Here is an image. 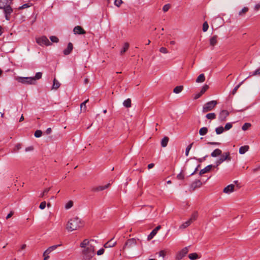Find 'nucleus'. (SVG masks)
I'll return each instance as SVG.
<instances>
[{"label": "nucleus", "mask_w": 260, "mask_h": 260, "mask_svg": "<svg viewBox=\"0 0 260 260\" xmlns=\"http://www.w3.org/2000/svg\"><path fill=\"white\" fill-rule=\"evenodd\" d=\"M82 226L83 224L81 219L76 217L69 220L67 225V229L68 231L72 232L77 230Z\"/></svg>", "instance_id": "f257e3e1"}, {"label": "nucleus", "mask_w": 260, "mask_h": 260, "mask_svg": "<svg viewBox=\"0 0 260 260\" xmlns=\"http://www.w3.org/2000/svg\"><path fill=\"white\" fill-rule=\"evenodd\" d=\"M83 258L84 260H90L95 255L94 246H87L82 251Z\"/></svg>", "instance_id": "f03ea898"}, {"label": "nucleus", "mask_w": 260, "mask_h": 260, "mask_svg": "<svg viewBox=\"0 0 260 260\" xmlns=\"http://www.w3.org/2000/svg\"><path fill=\"white\" fill-rule=\"evenodd\" d=\"M16 80L23 84L34 85L35 84L34 83V79L32 77H17Z\"/></svg>", "instance_id": "7ed1b4c3"}, {"label": "nucleus", "mask_w": 260, "mask_h": 260, "mask_svg": "<svg viewBox=\"0 0 260 260\" xmlns=\"http://www.w3.org/2000/svg\"><path fill=\"white\" fill-rule=\"evenodd\" d=\"M217 103L216 101H211L205 104L203 107L202 112L206 113L214 109Z\"/></svg>", "instance_id": "20e7f679"}, {"label": "nucleus", "mask_w": 260, "mask_h": 260, "mask_svg": "<svg viewBox=\"0 0 260 260\" xmlns=\"http://www.w3.org/2000/svg\"><path fill=\"white\" fill-rule=\"evenodd\" d=\"M37 43L41 46H49L51 44L46 36H43L37 39Z\"/></svg>", "instance_id": "39448f33"}, {"label": "nucleus", "mask_w": 260, "mask_h": 260, "mask_svg": "<svg viewBox=\"0 0 260 260\" xmlns=\"http://www.w3.org/2000/svg\"><path fill=\"white\" fill-rule=\"evenodd\" d=\"M137 241L136 239L131 238L128 239L125 242V244L123 247V250H125L126 248H131L136 245Z\"/></svg>", "instance_id": "423d86ee"}, {"label": "nucleus", "mask_w": 260, "mask_h": 260, "mask_svg": "<svg viewBox=\"0 0 260 260\" xmlns=\"http://www.w3.org/2000/svg\"><path fill=\"white\" fill-rule=\"evenodd\" d=\"M4 10V13L5 14V18L7 20L9 21L10 20V15L12 13L13 10L10 5L3 9Z\"/></svg>", "instance_id": "0eeeda50"}, {"label": "nucleus", "mask_w": 260, "mask_h": 260, "mask_svg": "<svg viewBox=\"0 0 260 260\" xmlns=\"http://www.w3.org/2000/svg\"><path fill=\"white\" fill-rule=\"evenodd\" d=\"M229 112L226 110H221L218 115V120L220 122L225 121L229 116Z\"/></svg>", "instance_id": "6e6552de"}, {"label": "nucleus", "mask_w": 260, "mask_h": 260, "mask_svg": "<svg viewBox=\"0 0 260 260\" xmlns=\"http://www.w3.org/2000/svg\"><path fill=\"white\" fill-rule=\"evenodd\" d=\"M188 247H185L181 250L176 255V258L177 259H181L184 257L188 252Z\"/></svg>", "instance_id": "1a4fd4ad"}, {"label": "nucleus", "mask_w": 260, "mask_h": 260, "mask_svg": "<svg viewBox=\"0 0 260 260\" xmlns=\"http://www.w3.org/2000/svg\"><path fill=\"white\" fill-rule=\"evenodd\" d=\"M220 155V158H221L223 161H226L228 162H229L232 159V157L230 156V152H224Z\"/></svg>", "instance_id": "9d476101"}, {"label": "nucleus", "mask_w": 260, "mask_h": 260, "mask_svg": "<svg viewBox=\"0 0 260 260\" xmlns=\"http://www.w3.org/2000/svg\"><path fill=\"white\" fill-rule=\"evenodd\" d=\"M73 31L76 35H83L86 33L85 31L80 26H75L73 29Z\"/></svg>", "instance_id": "9b49d317"}, {"label": "nucleus", "mask_w": 260, "mask_h": 260, "mask_svg": "<svg viewBox=\"0 0 260 260\" xmlns=\"http://www.w3.org/2000/svg\"><path fill=\"white\" fill-rule=\"evenodd\" d=\"M12 1V0H0V9H3L10 5Z\"/></svg>", "instance_id": "f8f14e48"}, {"label": "nucleus", "mask_w": 260, "mask_h": 260, "mask_svg": "<svg viewBox=\"0 0 260 260\" xmlns=\"http://www.w3.org/2000/svg\"><path fill=\"white\" fill-rule=\"evenodd\" d=\"M161 228L160 225H158L154 229H153L150 234L148 236V239L151 240L157 234L158 231L160 230Z\"/></svg>", "instance_id": "ddd939ff"}, {"label": "nucleus", "mask_w": 260, "mask_h": 260, "mask_svg": "<svg viewBox=\"0 0 260 260\" xmlns=\"http://www.w3.org/2000/svg\"><path fill=\"white\" fill-rule=\"evenodd\" d=\"M91 241H94V240H91L90 241H89L87 239H84L83 242L80 243V246L84 249L87 246H93L90 243V242Z\"/></svg>", "instance_id": "4468645a"}, {"label": "nucleus", "mask_w": 260, "mask_h": 260, "mask_svg": "<svg viewBox=\"0 0 260 260\" xmlns=\"http://www.w3.org/2000/svg\"><path fill=\"white\" fill-rule=\"evenodd\" d=\"M234 185L232 184L228 185L223 189V192L228 194L231 193L234 191Z\"/></svg>", "instance_id": "2eb2a0df"}, {"label": "nucleus", "mask_w": 260, "mask_h": 260, "mask_svg": "<svg viewBox=\"0 0 260 260\" xmlns=\"http://www.w3.org/2000/svg\"><path fill=\"white\" fill-rule=\"evenodd\" d=\"M61 246V244L54 245H53V246H51L48 247L44 252V255L50 254L52 251L55 250L58 246Z\"/></svg>", "instance_id": "dca6fc26"}, {"label": "nucleus", "mask_w": 260, "mask_h": 260, "mask_svg": "<svg viewBox=\"0 0 260 260\" xmlns=\"http://www.w3.org/2000/svg\"><path fill=\"white\" fill-rule=\"evenodd\" d=\"M73 49V46L72 43H69L68 44L67 48L65 49L63 52L65 55H69L71 53Z\"/></svg>", "instance_id": "f3484780"}, {"label": "nucleus", "mask_w": 260, "mask_h": 260, "mask_svg": "<svg viewBox=\"0 0 260 260\" xmlns=\"http://www.w3.org/2000/svg\"><path fill=\"white\" fill-rule=\"evenodd\" d=\"M110 185V183H108L105 185L99 186L98 187H93L92 188V190L94 192L102 191L107 188Z\"/></svg>", "instance_id": "a211bd4d"}, {"label": "nucleus", "mask_w": 260, "mask_h": 260, "mask_svg": "<svg viewBox=\"0 0 260 260\" xmlns=\"http://www.w3.org/2000/svg\"><path fill=\"white\" fill-rule=\"evenodd\" d=\"M202 184V183L200 180H196L191 183L190 187L194 190L196 188L201 187Z\"/></svg>", "instance_id": "6ab92c4d"}, {"label": "nucleus", "mask_w": 260, "mask_h": 260, "mask_svg": "<svg viewBox=\"0 0 260 260\" xmlns=\"http://www.w3.org/2000/svg\"><path fill=\"white\" fill-rule=\"evenodd\" d=\"M213 167V166L212 165H209L207 166H206L205 168L203 169H202L200 171V175H202L204 174H205L207 172H208Z\"/></svg>", "instance_id": "aec40b11"}, {"label": "nucleus", "mask_w": 260, "mask_h": 260, "mask_svg": "<svg viewBox=\"0 0 260 260\" xmlns=\"http://www.w3.org/2000/svg\"><path fill=\"white\" fill-rule=\"evenodd\" d=\"M112 240L113 239L106 242L104 245V247L107 248L114 247L116 245V242H112Z\"/></svg>", "instance_id": "412c9836"}, {"label": "nucleus", "mask_w": 260, "mask_h": 260, "mask_svg": "<svg viewBox=\"0 0 260 260\" xmlns=\"http://www.w3.org/2000/svg\"><path fill=\"white\" fill-rule=\"evenodd\" d=\"M222 154V151L219 148L215 149L211 154V156L213 157H216Z\"/></svg>", "instance_id": "4be33fe9"}, {"label": "nucleus", "mask_w": 260, "mask_h": 260, "mask_svg": "<svg viewBox=\"0 0 260 260\" xmlns=\"http://www.w3.org/2000/svg\"><path fill=\"white\" fill-rule=\"evenodd\" d=\"M249 149V147L248 145H244L241 146L239 148V153L240 154H243L246 152Z\"/></svg>", "instance_id": "5701e85b"}, {"label": "nucleus", "mask_w": 260, "mask_h": 260, "mask_svg": "<svg viewBox=\"0 0 260 260\" xmlns=\"http://www.w3.org/2000/svg\"><path fill=\"white\" fill-rule=\"evenodd\" d=\"M217 42V36H213L210 39V44L211 46H215Z\"/></svg>", "instance_id": "b1692460"}, {"label": "nucleus", "mask_w": 260, "mask_h": 260, "mask_svg": "<svg viewBox=\"0 0 260 260\" xmlns=\"http://www.w3.org/2000/svg\"><path fill=\"white\" fill-rule=\"evenodd\" d=\"M169 142V138L165 137L161 141V146L162 147H165L167 146Z\"/></svg>", "instance_id": "393cba45"}, {"label": "nucleus", "mask_w": 260, "mask_h": 260, "mask_svg": "<svg viewBox=\"0 0 260 260\" xmlns=\"http://www.w3.org/2000/svg\"><path fill=\"white\" fill-rule=\"evenodd\" d=\"M205 80V77L204 74H200L196 79V82L198 83L203 82Z\"/></svg>", "instance_id": "a878e982"}, {"label": "nucleus", "mask_w": 260, "mask_h": 260, "mask_svg": "<svg viewBox=\"0 0 260 260\" xmlns=\"http://www.w3.org/2000/svg\"><path fill=\"white\" fill-rule=\"evenodd\" d=\"M32 6V3L29 1L27 3L24 4L18 8L19 10H22L26 8H28Z\"/></svg>", "instance_id": "bb28decb"}, {"label": "nucleus", "mask_w": 260, "mask_h": 260, "mask_svg": "<svg viewBox=\"0 0 260 260\" xmlns=\"http://www.w3.org/2000/svg\"><path fill=\"white\" fill-rule=\"evenodd\" d=\"M123 105L126 108H130L131 107V100L128 98L124 100L123 103Z\"/></svg>", "instance_id": "cd10ccee"}, {"label": "nucleus", "mask_w": 260, "mask_h": 260, "mask_svg": "<svg viewBox=\"0 0 260 260\" xmlns=\"http://www.w3.org/2000/svg\"><path fill=\"white\" fill-rule=\"evenodd\" d=\"M208 133V128L206 127H203L199 130V134L201 136H205Z\"/></svg>", "instance_id": "c85d7f7f"}, {"label": "nucleus", "mask_w": 260, "mask_h": 260, "mask_svg": "<svg viewBox=\"0 0 260 260\" xmlns=\"http://www.w3.org/2000/svg\"><path fill=\"white\" fill-rule=\"evenodd\" d=\"M192 223L189 219L183 223L180 226V229H185L188 227Z\"/></svg>", "instance_id": "c756f323"}, {"label": "nucleus", "mask_w": 260, "mask_h": 260, "mask_svg": "<svg viewBox=\"0 0 260 260\" xmlns=\"http://www.w3.org/2000/svg\"><path fill=\"white\" fill-rule=\"evenodd\" d=\"M259 75H260V68L252 72H250L249 73V76L247 77L246 79H247L248 78H249L250 76H253Z\"/></svg>", "instance_id": "7c9ffc66"}, {"label": "nucleus", "mask_w": 260, "mask_h": 260, "mask_svg": "<svg viewBox=\"0 0 260 260\" xmlns=\"http://www.w3.org/2000/svg\"><path fill=\"white\" fill-rule=\"evenodd\" d=\"M59 82L55 78L53 80V83L52 85V89H57L60 86Z\"/></svg>", "instance_id": "2f4dec72"}, {"label": "nucleus", "mask_w": 260, "mask_h": 260, "mask_svg": "<svg viewBox=\"0 0 260 260\" xmlns=\"http://www.w3.org/2000/svg\"><path fill=\"white\" fill-rule=\"evenodd\" d=\"M198 214L197 212H194L191 215L190 218L189 219L192 223L195 221L198 217Z\"/></svg>", "instance_id": "473e14b6"}, {"label": "nucleus", "mask_w": 260, "mask_h": 260, "mask_svg": "<svg viewBox=\"0 0 260 260\" xmlns=\"http://www.w3.org/2000/svg\"><path fill=\"white\" fill-rule=\"evenodd\" d=\"M188 257L190 260H196L199 258L198 255L196 253H191L188 255Z\"/></svg>", "instance_id": "72a5a7b5"}, {"label": "nucleus", "mask_w": 260, "mask_h": 260, "mask_svg": "<svg viewBox=\"0 0 260 260\" xmlns=\"http://www.w3.org/2000/svg\"><path fill=\"white\" fill-rule=\"evenodd\" d=\"M224 129L223 126H220L219 127H217L215 128V132L217 135H220L223 133L224 132Z\"/></svg>", "instance_id": "f704fd0d"}, {"label": "nucleus", "mask_w": 260, "mask_h": 260, "mask_svg": "<svg viewBox=\"0 0 260 260\" xmlns=\"http://www.w3.org/2000/svg\"><path fill=\"white\" fill-rule=\"evenodd\" d=\"M183 89V86H177L174 88L173 92L175 93H179L181 92Z\"/></svg>", "instance_id": "c9c22d12"}, {"label": "nucleus", "mask_w": 260, "mask_h": 260, "mask_svg": "<svg viewBox=\"0 0 260 260\" xmlns=\"http://www.w3.org/2000/svg\"><path fill=\"white\" fill-rule=\"evenodd\" d=\"M206 117L208 119L213 120L216 118V114L214 113H208L206 114Z\"/></svg>", "instance_id": "e433bc0d"}, {"label": "nucleus", "mask_w": 260, "mask_h": 260, "mask_svg": "<svg viewBox=\"0 0 260 260\" xmlns=\"http://www.w3.org/2000/svg\"><path fill=\"white\" fill-rule=\"evenodd\" d=\"M246 80V79H245L244 80H243L242 82H241L239 84H238L237 85H236L235 88H234V89L232 91V94H235L237 90L238 89V88L240 87V86L243 83V82H244V81Z\"/></svg>", "instance_id": "4c0bfd02"}, {"label": "nucleus", "mask_w": 260, "mask_h": 260, "mask_svg": "<svg viewBox=\"0 0 260 260\" xmlns=\"http://www.w3.org/2000/svg\"><path fill=\"white\" fill-rule=\"evenodd\" d=\"M129 47V44L128 43H125L124 46L120 51L121 54L124 53L128 49Z\"/></svg>", "instance_id": "58836bf2"}, {"label": "nucleus", "mask_w": 260, "mask_h": 260, "mask_svg": "<svg viewBox=\"0 0 260 260\" xmlns=\"http://www.w3.org/2000/svg\"><path fill=\"white\" fill-rule=\"evenodd\" d=\"M248 8L247 7H244L239 12V15L243 16L245 13L248 12Z\"/></svg>", "instance_id": "ea45409f"}, {"label": "nucleus", "mask_w": 260, "mask_h": 260, "mask_svg": "<svg viewBox=\"0 0 260 260\" xmlns=\"http://www.w3.org/2000/svg\"><path fill=\"white\" fill-rule=\"evenodd\" d=\"M88 101V100L85 101L84 102L81 104L80 109L81 111L85 112L86 111V103Z\"/></svg>", "instance_id": "a19ab883"}, {"label": "nucleus", "mask_w": 260, "mask_h": 260, "mask_svg": "<svg viewBox=\"0 0 260 260\" xmlns=\"http://www.w3.org/2000/svg\"><path fill=\"white\" fill-rule=\"evenodd\" d=\"M42 73L41 72H38L36 74L35 77H32L34 79V83H35L36 80H39L42 78Z\"/></svg>", "instance_id": "79ce46f5"}, {"label": "nucleus", "mask_w": 260, "mask_h": 260, "mask_svg": "<svg viewBox=\"0 0 260 260\" xmlns=\"http://www.w3.org/2000/svg\"><path fill=\"white\" fill-rule=\"evenodd\" d=\"M224 161L222 160V159L220 158L215 161V165L214 166H213V167H215L217 169H218V166H219L220 164H221Z\"/></svg>", "instance_id": "37998d69"}, {"label": "nucleus", "mask_w": 260, "mask_h": 260, "mask_svg": "<svg viewBox=\"0 0 260 260\" xmlns=\"http://www.w3.org/2000/svg\"><path fill=\"white\" fill-rule=\"evenodd\" d=\"M193 144V143H192L190 144L189 145H188L187 146V147L186 148L185 155L186 156H187L188 155L189 151L190 150Z\"/></svg>", "instance_id": "c03bdc74"}, {"label": "nucleus", "mask_w": 260, "mask_h": 260, "mask_svg": "<svg viewBox=\"0 0 260 260\" xmlns=\"http://www.w3.org/2000/svg\"><path fill=\"white\" fill-rule=\"evenodd\" d=\"M251 126V124L250 123H245L242 127V129L243 131H245L248 129L249 127Z\"/></svg>", "instance_id": "a18cd8bd"}, {"label": "nucleus", "mask_w": 260, "mask_h": 260, "mask_svg": "<svg viewBox=\"0 0 260 260\" xmlns=\"http://www.w3.org/2000/svg\"><path fill=\"white\" fill-rule=\"evenodd\" d=\"M73 206V202L72 201H69L65 206L66 209H69L72 208Z\"/></svg>", "instance_id": "49530a36"}, {"label": "nucleus", "mask_w": 260, "mask_h": 260, "mask_svg": "<svg viewBox=\"0 0 260 260\" xmlns=\"http://www.w3.org/2000/svg\"><path fill=\"white\" fill-rule=\"evenodd\" d=\"M209 28V25L207 21L204 22L203 24V31L206 32Z\"/></svg>", "instance_id": "de8ad7c7"}, {"label": "nucleus", "mask_w": 260, "mask_h": 260, "mask_svg": "<svg viewBox=\"0 0 260 260\" xmlns=\"http://www.w3.org/2000/svg\"><path fill=\"white\" fill-rule=\"evenodd\" d=\"M232 126H233L232 123L231 122H228V123H226L224 127H223V128H224V130L228 131V130L230 129L232 127Z\"/></svg>", "instance_id": "09e8293b"}, {"label": "nucleus", "mask_w": 260, "mask_h": 260, "mask_svg": "<svg viewBox=\"0 0 260 260\" xmlns=\"http://www.w3.org/2000/svg\"><path fill=\"white\" fill-rule=\"evenodd\" d=\"M208 88H209V86L208 85H207V84L204 85L202 87V88L200 91V92H201V94H204L205 92V91L208 89Z\"/></svg>", "instance_id": "8fccbe9b"}, {"label": "nucleus", "mask_w": 260, "mask_h": 260, "mask_svg": "<svg viewBox=\"0 0 260 260\" xmlns=\"http://www.w3.org/2000/svg\"><path fill=\"white\" fill-rule=\"evenodd\" d=\"M21 146L20 144H17L13 149V152H17L20 149H21Z\"/></svg>", "instance_id": "3c124183"}, {"label": "nucleus", "mask_w": 260, "mask_h": 260, "mask_svg": "<svg viewBox=\"0 0 260 260\" xmlns=\"http://www.w3.org/2000/svg\"><path fill=\"white\" fill-rule=\"evenodd\" d=\"M42 135V132L41 130H37L35 132V136L36 137V138H40V137H41Z\"/></svg>", "instance_id": "603ef678"}, {"label": "nucleus", "mask_w": 260, "mask_h": 260, "mask_svg": "<svg viewBox=\"0 0 260 260\" xmlns=\"http://www.w3.org/2000/svg\"><path fill=\"white\" fill-rule=\"evenodd\" d=\"M170 7H171L170 4H166L162 7V11L164 12H167L169 10V9L170 8Z\"/></svg>", "instance_id": "864d4df0"}, {"label": "nucleus", "mask_w": 260, "mask_h": 260, "mask_svg": "<svg viewBox=\"0 0 260 260\" xmlns=\"http://www.w3.org/2000/svg\"><path fill=\"white\" fill-rule=\"evenodd\" d=\"M50 188H47L45 189L43 191V192L41 193L40 197L42 198L44 196H45L46 194H47V193L50 190Z\"/></svg>", "instance_id": "5fc2aeb1"}, {"label": "nucleus", "mask_w": 260, "mask_h": 260, "mask_svg": "<svg viewBox=\"0 0 260 260\" xmlns=\"http://www.w3.org/2000/svg\"><path fill=\"white\" fill-rule=\"evenodd\" d=\"M50 39L51 41V42L54 43H57L59 41L58 39L55 36L50 37Z\"/></svg>", "instance_id": "6e6d98bb"}, {"label": "nucleus", "mask_w": 260, "mask_h": 260, "mask_svg": "<svg viewBox=\"0 0 260 260\" xmlns=\"http://www.w3.org/2000/svg\"><path fill=\"white\" fill-rule=\"evenodd\" d=\"M159 51L161 53H164V54H167L168 53V51L167 49L164 47L160 48Z\"/></svg>", "instance_id": "4d7b16f0"}, {"label": "nucleus", "mask_w": 260, "mask_h": 260, "mask_svg": "<svg viewBox=\"0 0 260 260\" xmlns=\"http://www.w3.org/2000/svg\"><path fill=\"white\" fill-rule=\"evenodd\" d=\"M177 178L178 180H183L184 178V175L182 174V172H180L179 174L177 175Z\"/></svg>", "instance_id": "13d9d810"}, {"label": "nucleus", "mask_w": 260, "mask_h": 260, "mask_svg": "<svg viewBox=\"0 0 260 260\" xmlns=\"http://www.w3.org/2000/svg\"><path fill=\"white\" fill-rule=\"evenodd\" d=\"M46 203L45 201H44V202H42L41 203V204L39 206V208L41 210H43V209H45V208L46 207Z\"/></svg>", "instance_id": "bf43d9fd"}, {"label": "nucleus", "mask_w": 260, "mask_h": 260, "mask_svg": "<svg viewBox=\"0 0 260 260\" xmlns=\"http://www.w3.org/2000/svg\"><path fill=\"white\" fill-rule=\"evenodd\" d=\"M122 3V0H115L114 4L117 7H119Z\"/></svg>", "instance_id": "052dcab7"}, {"label": "nucleus", "mask_w": 260, "mask_h": 260, "mask_svg": "<svg viewBox=\"0 0 260 260\" xmlns=\"http://www.w3.org/2000/svg\"><path fill=\"white\" fill-rule=\"evenodd\" d=\"M105 252V249L104 248H101L100 250H99L98 251H97V255H102Z\"/></svg>", "instance_id": "680f3d73"}, {"label": "nucleus", "mask_w": 260, "mask_h": 260, "mask_svg": "<svg viewBox=\"0 0 260 260\" xmlns=\"http://www.w3.org/2000/svg\"><path fill=\"white\" fill-rule=\"evenodd\" d=\"M207 156L206 155L205 156H204V157L203 158H196V157H194L193 158L194 159H196V160H198L199 162H202L203 160H204L205 159V158L207 157Z\"/></svg>", "instance_id": "e2e57ef3"}, {"label": "nucleus", "mask_w": 260, "mask_h": 260, "mask_svg": "<svg viewBox=\"0 0 260 260\" xmlns=\"http://www.w3.org/2000/svg\"><path fill=\"white\" fill-rule=\"evenodd\" d=\"M208 144L212 145H219L220 144L219 142H209L207 143Z\"/></svg>", "instance_id": "0e129e2a"}, {"label": "nucleus", "mask_w": 260, "mask_h": 260, "mask_svg": "<svg viewBox=\"0 0 260 260\" xmlns=\"http://www.w3.org/2000/svg\"><path fill=\"white\" fill-rule=\"evenodd\" d=\"M165 255H166V252L164 250H161L160 251H159V256H162V257H164Z\"/></svg>", "instance_id": "69168bd1"}, {"label": "nucleus", "mask_w": 260, "mask_h": 260, "mask_svg": "<svg viewBox=\"0 0 260 260\" xmlns=\"http://www.w3.org/2000/svg\"><path fill=\"white\" fill-rule=\"evenodd\" d=\"M202 94H201V92H200L194 95V99L197 100V99H199Z\"/></svg>", "instance_id": "338daca9"}, {"label": "nucleus", "mask_w": 260, "mask_h": 260, "mask_svg": "<svg viewBox=\"0 0 260 260\" xmlns=\"http://www.w3.org/2000/svg\"><path fill=\"white\" fill-rule=\"evenodd\" d=\"M14 214V212L13 211H11L8 214V215L6 216V219H8L9 218H10V217H11Z\"/></svg>", "instance_id": "774afa93"}]
</instances>
